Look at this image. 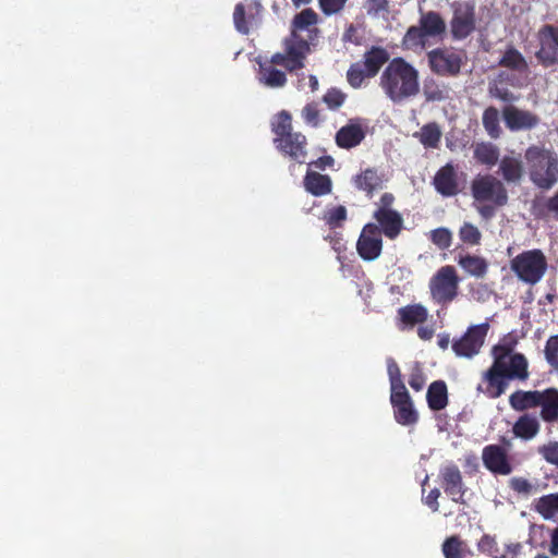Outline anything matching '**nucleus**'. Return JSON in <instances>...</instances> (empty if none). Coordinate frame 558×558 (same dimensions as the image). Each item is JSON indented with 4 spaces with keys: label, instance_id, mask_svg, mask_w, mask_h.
Listing matches in <instances>:
<instances>
[{
    "label": "nucleus",
    "instance_id": "obj_1",
    "mask_svg": "<svg viewBox=\"0 0 558 558\" xmlns=\"http://www.w3.org/2000/svg\"><path fill=\"white\" fill-rule=\"evenodd\" d=\"M379 85L392 102L399 104L418 94L420 74L405 59L396 57L383 71Z\"/></svg>",
    "mask_w": 558,
    "mask_h": 558
},
{
    "label": "nucleus",
    "instance_id": "obj_2",
    "mask_svg": "<svg viewBox=\"0 0 558 558\" xmlns=\"http://www.w3.org/2000/svg\"><path fill=\"white\" fill-rule=\"evenodd\" d=\"M531 182L538 189L547 191L558 182V156L544 145H531L524 151Z\"/></svg>",
    "mask_w": 558,
    "mask_h": 558
},
{
    "label": "nucleus",
    "instance_id": "obj_3",
    "mask_svg": "<svg viewBox=\"0 0 558 558\" xmlns=\"http://www.w3.org/2000/svg\"><path fill=\"white\" fill-rule=\"evenodd\" d=\"M271 131L275 134L274 143L276 148L291 159L303 163L307 151L305 135L292 131V118L288 111H281L271 123Z\"/></svg>",
    "mask_w": 558,
    "mask_h": 558
},
{
    "label": "nucleus",
    "instance_id": "obj_4",
    "mask_svg": "<svg viewBox=\"0 0 558 558\" xmlns=\"http://www.w3.org/2000/svg\"><path fill=\"white\" fill-rule=\"evenodd\" d=\"M312 44L302 38L301 35H289L282 41L283 51L274 53L270 62L283 66L290 73L302 70L305 66L307 56L311 53Z\"/></svg>",
    "mask_w": 558,
    "mask_h": 558
},
{
    "label": "nucleus",
    "instance_id": "obj_5",
    "mask_svg": "<svg viewBox=\"0 0 558 558\" xmlns=\"http://www.w3.org/2000/svg\"><path fill=\"white\" fill-rule=\"evenodd\" d=\"M510 266L521 281L534 286L546 274L548 264L545 254L534 248L518 254L511 259Z\"/></svg>",
    "mask_w": 558,
    "mask_h": 558
},
{
    "label": "nucleus",
    "instance_id": "obj_6",
    "mask_svg": "<svg viewBox=\"0 0 558 558\" xmlns=\"http://www.w3.org/2000/svg\"><path fill=\"white\" fill-rule=\"evenodd\" d=\"M428 68L437 76L457 77L465 63L463 50L453 47H437L426 53Z\"/></svg>",
    "mask_w": 558,
    "mask_h": 558
},
{
    "label": "nucleus",
    "instance_id": "obj_7",
    "mask_svg": "<svg viewBox=\"0 0 558 558\" xmlns=\"http://www.w3.org/2000/svg\"><path fill=\"white\" fill-rule=\"evenodd\" d=\"M452 16L449 22L452 40L466 39L476 31V8L473 0L454 1L450 5Z\"/></svg>",
    "mask_w": 558,
    "mask_h": 558
},
{
    "label": "nucleus",
    "instance_id": "obj_8",
    "mask_svg": "<svg viewBox=\"0 0 558 558\" xmlns=\"http://www.w3.org/2000/svg\"><path fill=\"white\" fill-rule=\"evenodd\" d=\"M471 193L475 202L506 206L509 195L505 183L493 174L477 175L471 183Z\"/></svg>",
    "mask_w": 558,
    "mask_h": 558
},
{
    "label": "nucleus",
    "instance_id": "obj_9",
    "mask_svg": "<svg viewBox=\"0 0 558 558\" xmlns=\"http://www.w3.org/2000/svg\"><path fill=\"white\" fill-rule=\"evenodd\" d=\"M459 282L460 279L453 266L440 267L429 280L433 301L441 305L451 303L458 296Z\"/></svg>",
    "mask_w": 558,
    "mask_h": 558
},
{
    "label": "nucleus",
    "instance_id": "obj_10",
    "mask_svg": "<svg viewBox=\"0 0 558 558\" xmlns=\"http://www.w3.org/2000/svg\"><path fill=\"white\" fill-rule=\"evenodd\" d=\"M489 325L483 323L470 326L464 335L452 341L451 348L459 357L472 359L477 355L484 344Z\"/></svg>",
    "mask_w": 558,
    "mask_h": 558
},
{
    "label": "nucleus",
    "instance_id": "obj_11",
    "mask_svg": "<svg viewBox=\"0 0 558 558\" xmlns=\"http://www.w3.org/2000/svg\"><path fill=\"white\" fill-rule=\"evenodd\" d=\"M539 48L535 58L544 68L558 65V25L544 24L537 33Z\"/></svg>",
    "mask_w": 558,
    "mask_h": 558
},
{
    "label": "nucleus",
    "instance_id": "obj_12",
    "mask_svg": "<svg viewBox=\"0 0 558 558\" xmlns=\"http://www.w3.org/2000/svg\"><path fill=\"white\" fill-rule=\"evenodd\" d=\"M264 8L259 0H243L234 7L233 23L235 29L248 35L254 26L260 22Z\"/></svg>",
    "mask_w": 558,
    "mask_h": 558
},
{
    "label": "nucleus",
    "instance_id": "obj_13",
    "mask_svg": "<svg viewBox=\"0 0 558 558\" xmlns=\"http://www.w3.org/2000/svg\"><path fill=\"white\" fill-rule=\"evenodd\" d=\"M356 251L363 260L372 262L378 258L383 251V239L377 225L366 223L356 242Z\"/></svg>",
    "mask_w": 558,
    "mask_h": 558
},
{
    "label": "nucleus",
    "instance_id": "obj_14",
    "mask_svg": "<svg viewBox=\"0 0 558 558\" xmlns=\"http://www.w3.org/2000/svg\"><path fill=\"white\" fill-rule=\"evenodd\" d=\"M439 480L444 492L456 504L465 505L464 495L468 490L458 465L449 463L439 471Z\"/></svg>",
    "mask_w": 558,
    "mask_h": 558
},
{
    "label": "nucleus",
    "instance_id": "obj_15",
    "mask_svg": "<svg viewBox=\"0 0 558 558\" xmlns=\"http://www.w3.org/2000/svg\"><path fill=\"white\" fill-rule=\"evenodd\" d=\"M488 369L510 379L526 380L529 377L527 360L522 353H514L509 359L495 356Z\"/></svg>",
    "mask_w": 558,
    "mask_h": 558
},
{
    "label": "nucleus",
    "instance_id": "obj_16",
    "mask_svg": "<svg viewBox=\"0 0 558 558\" xmlns=\"http://www.w3.org/2000/svg\"><path fill=\"white\" fill-rule=\"evenodd\" d=\"M432 184L442 197L457 196L461 192L458 167L452 162H447L436 171Z\"/></svg>",
    "mask_w": 558,
    "mask_h": 558
},
{
    "label": "nucleus",
    "instance_id": "obj_17",
    "mask_svg": "<svg viewBox=\"0 0 558 558\" xmlns=\"http://www.w3.org/2000/svg\"><path fill=\"white\" fill-rule=\"evenodd\" d=\"M390 403L393 408V416L398 424L410 426L417 423L418 413L414 409L408 389L390 392Z\"/></svg>",
    "mask_w": 558,
    "mask_h": 558
},
{
    "label": "nucleus",
    "instance_id": "obj_18",
    "mask_svg": "<svg viewBox=\"0 0 558 558\" xmlns=\"http://www.w3.org/2000/svg\"><path fill=\"white\" fill-rule=\"evenodd\" d=\"M386 181L384 171L376 167L362 169L352 178L354 187L363 192L368 198H372L375 193L383 190Z\"/></svg>",
    "mask_w": 558,
    "mask_h": 558
},
{
    "label": "nucleus",
    "instance_id": "obj_19",
    "mask_svg": "<svg viewBox=\"0 0 558 558\" xmlns=\"http://www.w3.org/2000/svg\"><path fill=\"white\" fill-rule=\"evenodd\" d=\"M366 136V124L361 118H353L340 128L335 136L338 147L351 149L359 146Z\"/></svg>",
    "mask_w": 558,
    "mask_h": 558
},
{
    "label": "nucleus",
    "instance_id": "obj_20",
    "mask_svg": "<svg viewBox=\"0 0 558 558\" xmlns=\"http://www.w3.org/2000/svg\"><path fill=\"white\" fill-rule=\"evenodd\" d=\"M482 460L484 466L494 474L509 475L512 472L508 453L499 445L485 446L482 451Z\"/></svg>",
    "mask_w": 558,
    "mask_h": 558
},
{
    "label": "nucleus",
    "instance_id": "obj_21",
    "mask_svg": "<svg viewBox=\"0 0 558 558\" xmlns=\"http://www.w3.org/2000/svg\"><path fill=\"white\" fill-rule=\"evenodd\" d=\"M502 117L506 126L512 132L535 129L541 122L537 114L514 106H506L502 109Z\"/></svg>",
    "mask_w": 558,
    "mask_h": 558
},
{
    "label": "nucleus",
    "instance_id": "obj_22",
    "mask_svg": "<svg viewBox=\"0 0 558 558\" xmlns=\"http://www.w3.org/2000/svg\"><path fill=\"white\" fill-rule=\"evenodd\" d=\"M319 21L318 14L312 9L307 8L295 14L291 22L290 35H300V32H307L308 41L317 40L320 31L317 27Z\"/></svg>",
    "mask_w": 558,
    "mask_h": 558
},
{
    "label": "nucleus",
    "instance_id": "obj_23",
    "mask_svg": "<svg viewBox=\"0 0 558 558\" xmlns=\"http://www.w3.org/2000/svg\"><path fill=\"white\" fill-rule=\"evenodd\" d=\"M373 218L377 222L380 234L390 240L398 238L403 229V218L397 210H375Z\"/></svg>",
    "mask_w": 558,
    "mask_h": 558
},
{
    "label": "nucleus",
    "instance_id": "obj_24",
    "mask_svg": "<svg viewBox=\"0 0 558 558\" xmlns=\"http://www.w3.org/2000/svg\"><path fill=\"white\" fill-rule=\"evenodd\" d=\"M497 173L502 182L520 185L524 177V166L520 157L506 155L499 160Z\"/></svg>",
    "mask_w": 558,
    "mask_h": 558
},
{
    "label": "nucleus",
    "instance_id": "obj_25",
    "mask_svg": "<svg viewBox=\"0 0 558 558\" xmlns=\"http://www.w3.org/2000/svg\"><path fill=\"white\" fill-rule=\"evenodd\" d=\"M390 54L388 50L381 46H372L363 54V61L361 62L365 68V73L368 78L375 77L380 69L389 63Z\"/></svg>",
    "mask_w": 558,
    "mask_h": 558
},
{
    "label": "nucleus",
    "instance_id": "obj_26",
    "mask_svg": "<svg viewBox=\"0 0 558 558\" xmlns=\"http://www.w3.org/2000/svg\"><path fill=\"white\" fill-rule=\"evenodd\" d=\"M538 407H541V418L544 422L558 421V389L550 387L541 391Z\"/></svg>",
    "mask_w": 558,
    "mask_h": 558
},
{
    "label": "nucleus",
    "instance_id": "obj_27",
    "mask_svg": "<svg viewBox=\"0 0 558 558\" xmlns=\"http://www.w3.org/2000/svg\"><path fill=\"white\" fill-rule=\"evenodd\" d=\"M303 184L305 190L314 196H324L331 192L332 181L328 174L307 171Z\"/></svg>",
    "mask_w": 558,
    "mask_h": 558
},
{
    "label": "nucleus",
    "instance_id": "obj_28",
    "mask_svg": "<svg viewBox=\"0 0 558 558\" xmlns=\"http://www.w3.org/2000/svg\"><path fill=\"white\" fill-rule=\"evenodd\" d=\"M398 319L405 327H414L415 325L424 324L428 318L427 308L420 304H410L398 308Z\"/></svg>",
    "mask_w": 558,
    "mask_h": 558
},
{
    "label": "nucleus",
    "instance_id": "obj_29",
    "mask_svg": "<svg viewBox=\"0 0 558 558\" xmlns=\"http://www.w3.org/2000/svg\"><path fill=\"white\" fill-rule=\"evenodd\" d=\"M418 25L428 37H442L447 29L444 17L437 11L423 13L420 17Z\"/></svg>",
    "mask_w": 558,
    "mask_h": 558
},
{
    "label": "nucleus",
    "instance_id": "obj_30",
    "mask_svg": "<svg viewBox=\"0 0 558 558\" xmlns=\"http://www.w3.org/2000/svg\"><path fill=\"white\" fill-rule=\"evenodd\" d=\"M541 429L538 420L531 414H523L514 422L512 433L517 438L522 440L533 439Z\"/></svg>",
    "mask_w": 558,
    "mask_h": 558
},
{
    "label": "nucleus",
    "instance_id": "obj_31",
    "mask_svg": "<svg viewBox=\"0 0 558 558\" xmlns=\"http://www.w3.org/2000/svg\"><path fill=\"white\" fill-rule=\"evenodd\" d=\"M459 266L470 276L484 278L488 270L487 260L477 255L459 254L456 258Z\"/></svg>",
    "mask_w": 558,
    "mask_h": 558
},
{
    "label": "nucleus",
    "instance_id": "obj_32",
    "mask_svg": "<svg viewBox=\"0 0 558 558\" xmlns=\"http://www.w3.org/2000/svg\"><path fill=\"white\" fill-rule=\"evenodd\" d=\"M498 65L519 73H525L529 71V63L526 59L512 45L505 49L501 58L498 61Z\"/></svg>",
    "mask_w": 558,
    "mask_h": 558
},
{
    "label": "nucleus",
    "instance_id": "obj_33",
    "mask_svg": "<svg viewBox=\"0 0 558 558\" xmlns=\"http://www.w3.org/2000/svg\"><path fill=\"white\" fill-rule=\"evenodd\" d=\"M483 380L486 383L485 389L482 390L484 395L489 399H497L506 392L511 379L487 369L483 374Z\"/></svg>",
    "mask_w": 558,
    "mask_h": 558
},
{
    "label": "nucleus",
    "instance_id": "obj_34",
    "mask_svg": "<svg viewBox=\"0 0 558 558\" xmlns=\"http://www.w3.org/2000/svg\"><path fill=\"white\" fill-rule=\"evenodd\" d=\"M428 408L432 411L444 410L448 404V390L447 385L442 380L433 381L426 393Z\"/></svg>",
    "mask_w": 558,
    "mask_h": 558
},
{
    "label": "nucleus",
    "instance_id": "obj_35",
    "mask_svg": "<svg viewBox=\"0 0 558 558\" xmlns=\"http://www.w3.org/2000/svg\"><path fill=\"white\" fill-rule=\"evenodd\" d=\"M270 61L259 65L258 80L270 88H280L287 84V75L283 71L274 66Z\"/></svg>",
    "mask_w": 558,
    "mask_h": 558
},
{
    "label": "nucleus",
    "instance_id": "obj_36",
    "mask_svg": "<svg viewBox=\"0 0 558 558\" xmlns=\"http://www.w3.org/2000/svg\"><path fill=\"white\" fill-rule=\"evenodd\" d=\"M539 390H517L509 397V404L515 411H525L538 407Z\"/></svg>",
    "mask_w": 558,
    "mask_h": 558
},
{
    "label": "nucleus",
    "instance_id": "obj_37",
    "mask_svg": "<svg viewBox=\"0 0 558 558\" xmlns=\"http://www.w3.org/2000/svg\"><path fill=\"white\" fill-rule=\"evenodd\" d=\"M499 148L490 142H481L474 146V159L484 166L493 167L499 160Z\"/></svg>",
    "mask_w": 558,
    "mask_h": 558
},
{
    "label": "nucleus",
    "instance_id": "obj_38",
    "mask_svg": "<svg viewBox=\"0 0 558 558\" xmlns=\"http://www.w3.org/2000/svg\"><path fill=\"white\" fill-rule=\"evenodd\" d=\"M441 130L436 122L424 124L420 131L414 133V137L425 147L435 149L438 148L441 140Z\"/></svg>",
    "mask_w": 558,
    "mask_h": 558
},
{
    "label": "nucleus",
    "instance_id": "obj_39",
    "mask_svg": "<svg viewBox=\"0 0 558 558\" xmlns=\"http://www.w3.org/2000/svg\"><path fill=\"white\" fill-rule=\"evenodd\" d=\"M532 213L537 219H547L553 217L558 221V190L547 199L533 201Z\"/></svg>",
    "mask_w": 558,
    "mask_h": 558
},
{
    "label": "nucleus",
    "instance_id": "obj_40",
    "mask_svg": "<svg viewBox=\"0 0 558 558\" xmlns=\"http://www.w3.org/2000/svg\"><path fill=\"white\" fill-rule=\"evenodd\" d=\"M427 38L428 36L420 25H412L407 29L402 38V47L408 50L424 49Z\"/></svg>",
    "mask_w": 558,
    "mask_h": 558
},
{
    "label": "nucleus",
    "instance_id": "obj_41",
    "mask_svg": "<svg viewBox=\"0 0 558 558\" xmlns=\"http://www.w3.org/2000/svg\"><path fill=\"white\" fill-rule=\"evenodd\" d=\"M534 509L545 520L553 519L556 514H558L557 494H548L539 497L534 502Z\"/></svg>",
    "mask_w": 558,
    "mask_h": 558
},
{
    "label": "nucleus",
    "instance_id": "obj_42",
    "mask_svg": "<svg viewBox=\"0 0 558 558\" xmlns=\"http://www.w3.org/2000/svg\"><path fill=\"white\" fill-rule=\"evenodd\" d=\"M482 123L487 134L496 140L501 134V128L499 124V112L497 108L490 106L487 107L482 116Z\"/></svg>",
    "mask_w": 558,
    "mask_h": 558
},
{
    "label": "nucleus",
    "instance_id": "obj_43",
    "mask_svg": "<svg viewBox=\"0 0 558 558\" xmlns=\"http://www.w3.org/2000/svg\"><path fill=\"white\" fill-rule=\"evenodd\" d=\"M348 218L347 208L338 205L325 211L324 220L330 229L341 228Z\"/></svg>",
    "mask_w": 558,
    "mask_h": 558
},
{
    "label": "nucleus",
    "instance_id": "obj_44",
    "mask_svg": "<svg viewBox=\"0 0 558 558\" xmlns=\"http://www.w3.org/2000/svg\"><path fill=\"white\" fill-rule=\"evenodd\" d=\"M464 542L458 535H452L442 544V553L445 558H464Z\"/></svg>",
    "mask_w": 558,
    "mask_h": 558
},
{
    "label": "nucleus",
    "instance_id": "obj_45",
    "mask_svg": "<svg viewBox=\"0 0 558 558\" xmlns=\"http://www.w3.org/2000/svg\"><path fill=\"white\" fill-rule=\"evenodd\" d=\"M459 238L464 244L475 246L481 244L482 233L473 223L464 222L459 229Z\"/></svg>",
    "mask_w": 558,
    "mask_h": 558
},
{
    "label": "nucleus",
    "instance_id": "obj_46",
    "mask_svg": "<svg viewBox=\"0 0 558 558\" xmlns=\"http://www.w3.org/2000/svg\"><path fill=\"white\" fill-rule=\"evenodd\" d=\"M387 372H388L389 381H390V392L407 389V387L402 380L401 371L393 359L388 360Z\"/></svg>",
    "mask_w": 558,
    "mask_h": 558
},
{
    "label": "nucleus",
    "instance_id": "obj_47",
    "mask_svg": "<svg viewBox=\"0 0 558 558\" xmlns=\"http://www.w3.org/2000/svg\"><path fill=\"white\" fill-rule=\"evenodd\" d=\"M428 238L439 250H447L452 243V233L445 227L432 230Z\"/></svg>",
    "mask_w": 558,
    "mask_h": 558
},
{
    "label": "nucleus",
    "instance_id": "obj_48",
    "mask_svg": "<svg viewBox=\"0 0 558 558\" xmlns=\"http://www.w3.org/2000/svg\"><path fill=\"white\" fill-rule=\"evenodd\" d=\"M347 100V94L341 89L331 87L323 96L324 104L330 110H338Z\"/></svg>",
    "mask_w": 558,
    "mask_h": 558
},
{
    "label": "nucleus",
    "instance_id": "obj_49",
    "mask_svg": "<svg viewBox=\"0 0 558 558\" xmlns=\"http://www.w3.org/2000/svg\"><path fill=\"white\" fill-rule=\"evenodd\" d=\"M366 77L368 75L361 62L352 63L347 72V81L353 88H360Z\"/></svg>",
    "mask_w": 558,
    "mask_h": 558
},
{
    "label": "nucleus",
    "instance_id": "obj_50",
    "mask_svg": "<svg viewBox=\"0 0 558 558\" xmlns=\"http://www.w3.org/2000/svg\"><path fill=\"white\" fill-rule=\"evenodd\" d=\"M423 94L427 101H441L446 98L445 88L433 78L425 81Z\"/></svg>",
    "mask_w": 558,
    "mask_h": 558
},
{
    "label": "nucleus",
    "instance_id": "obj_51",
    "mask_svg": "<svg viewBox=\"0 0 558 558\" xmlns=\"http://www.w3.org/2000/svg\"><path fill=\"white\" fill-rule=\"evenodd\" d=\"M301 116L304 122L312 128H317L322 122L320 110L315 101L306 104L301 111Z\"/></svg>",
    "mask_w": 558,
    "mask_h": 558
},
{
    "label": "nucleus",
    "instance_id": "obj_52",
    "mask_svg": "<svg viewBox=\"0 0 558 558\" xmlns=\"http://www.w3.org/2000/svg\"><path fill=\"white\" fill-rule=\"evenodd\" d=\"M488 92L490 97L499 99L504 102H515L520 99V95H515L509 88L497 84L489 85Z\"/></svg>",
    "mask_w": 558,
    "mask_h": 558
},
{
    "label": "nucleus",
    "instance_id": "obj_53",
    "mask_svg": "<svg viewBox=\"0 0 558 558\" xmlns=\"http://www.w3.org/2000/svg\"><path fill=\"white\" fill-rule=\"evenodd\" d=\"M544 352L548 364L558 368V335L548 338Z\"/></svg>",
    "mask_w": 558,
    "mask_h": 558
},
{
    "label": "nucleus",
    "instance_id": "obj_54",
    "mask_svg": "<svg viewBox=\"0 0 558 558\" xmlns=\"http://www.w3.org/2000/svg\"><path fill=\"white\" fill-rule=\"evenodd\" d=\"M538 453L550 464L558 468V441H550L538 448Z\"/></svg>",
    "mask_w": 558,
    "mask_h": 558
},
{
    "label": "nucleus",
    "instance_id": "obj_55",
    "mask_svg": "<svg viewBox=\"0 0 558 558\" xmlns=\"http://www.w3.org/2000/svg\"><path fill=\"white\" fill-rule=\"evenodd\" d=\"M348 0H318L322 12L329 16L343 10Z\"/></svg>",
    "mask_w": 558,
    "mask_h": 558
},
{
    "label": "nucleus",
    "instance_id": "obj_56",
    "mask_svg": "<svg viewBox=\"0 0 558 558\" xmlns=\"http://www.w3.org/2000/svg\"><path fill=\"white\" fill-rule=\"evenodd\" d=\"M425 383L426 377L420 365L416 364L410 374L409 385L413 390L421 391L424 388Z\"/></svg>",
    "mask_w": 558,
    "mask_h": 558
},
{
    "label": "nucleus",
    "instance_id": "obj_57",
    "mask_svg": "<svg viewBox=\"0 0 558 558\" xmlns=\"http://www.w3.org/2000/svg\"><path fill=\"white\" fill-rule=\"evenodd\" d=\"M364 7L368 15L377 16L380 13L388 12V0H365Z\"/></svg>",
    "mask_w": 558,
    "mask_h": 558
},
{
    "label": "nucleus",
    "instance_id": "obj_58",
    "mask_svg": "<svg viewBox=\"0 0 558 558\" xmlns=\"http://www.w3.org/2000/svg\"><path fill=\"white\" fill-rule=\"evenodd\" d=\"M344 43L353 44L354 46H361L363 44V36L361 35L359 27L354 24H349L342 35Z\"/></svg>",
    "mask_w": 558,
    "mask_h": 558
},
{
    "label": "nucleus",
    "instance_id": "obj_59",
    "mask_svg": "<svg viewBox=\"0 0 558 558\" xmlns=\"http://www.w3.org/2000/svg\"><path fill=\"white\" fill-rule=\"evenodd\" d=\"M481 553L494 556L498 551L496 538L489 534H484L477 543Z\"/></svg>",
    "mask_w": 558,
    "mask_h": 558
},
{
    "label": "nucleus",
    "instance_id": "obj_60",
    "mask_svg": "<svg viewBox=\"0 0 558 558\" xmlns=\"http://www.w3.org/2000/svg\"><path fill=\"white\" fill-rule=\"evenodd\" d=\"M510 487L519 494H530L532 492V484L524 477H512Z\"/></svg>",
    "mask_w": 558,
    "mask_h": 558
},
{
    "label": "nucleus",
    "instance_id": "obj_61",
    "mask_svg": "<svg viewBox=\"0 0 558 558\" xmlns=\"http://www.w3.org/2000/svg\"><path fill=\"white\" fill-rule=\"evenodd\" d=\"M395 201H396V197L392 193H389V192L384 193L380 196L379 202L376 204L377 205L376 210H395L392 208Z\"/></svg>",
    "mask_w": 558,
    "mask_h": 558
},
{
    "label": "nucleus",
    "instance_id": "obj_62",
    "mask_svg": "<svg viewBox=\"0 0 558 558\" xmlns=\"http://www.w3.org/2000/svg\"><path fill=\"white\" fill-rule=\"evenodd\" d=\"M440 496V490L438 488H433L427 496L424 498V504L428 506L432 511L436 512L439 509L438 498Z\"/></svg>",
    "mask_w": 558,
    "mask_h": 558
},
{
    "label": "nucleus",
    "instance_id": "obj_63",
    "mask_svg": "<svg viewBox=\"0 0 558 558\" xmlns=\"http://www.w3.org/2000/svg\"><path fill=\"white\" fill-rule=\"evenodd\" d=\"M500 206H495L494 204H483L477 207V211L484 219H490L496 215V208H499Z\"/></svg>",
    "mask_w": 558,
    "mask_h": 558
},
{
    "label": "nucleus",
    "instance_id": "obj_64",
    "mask_svg": "<svg viewBox=\"0 0 558 558\" xmlns=\"http://www.w3.org/2000/svg\"><path fill=\"white\" fill-rule=\"evenodd\" d=\"M511 351H512V347L511 345H506V344H496L494 345L493 350H492V353H493V356H502V359H509L512 354H511Z\"/></svg>",
    "mask_w": 558,
    "mask_h": 558
}]
</instances>
